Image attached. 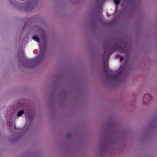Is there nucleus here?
Segmentation results:
<instances>
[{"mask_svg":"<svg viewBox=\"0 0 157 157\" xmlns=\"http://www.w3.org/2000/svg\"><path fill=\"white\" fill-rule=\"evenodd\" d=\"M119 74H117L116 75H113V76L114 78H116L119 76Z\"/></svg>","mask_w":157,"mask_h":157,"instance_id":"obj_8","label":"nucleus"},{"mask_svg":"<svg viewBox=\"0 0 157 157\" xmlns=\"http://www.w3.org/2000/svg\"><path fill=\"white\" fill-rule=\"evenodd\" d=\"M25 116H28V118L30 119H31L32 118V117L31 116L30 114L28 113H25Z\"/></svg>","mask_w":157,"mask_h":157,"instance_id":"obj_6","label":"nucleus"},{"mask_svg":"<svg viewBox=\"0 0 157 157\" xmlns=\"http://www.w3.org/2000/svg\"><path fill=\"white\" fill-rule=\"evenodd\" d=\"M124 59V58L123 57L121 56L120 57V62L123 61Z\"/></svg>","mask_w":157,"mask_h":157,"instance_id":"obj_9","label":"nucleus"},{"mask_svg":"<svg viewBox=\"0 0 157 157\" xmlns=\"http://www.w3.org/2000/svg\"><path fill=\"white\" fill-rule=\"evenodd\" d=\"M114 3L115 4L117 5L119 4L120 3V0H114Z\"/></svg>","mask_w":157,"mask_h":157,"instance_id":"obj_7","label":"nucleus"},{"mask_svg":"<svg viewBox=\"0 0 157 157\" xmlns=\"http://www.w3.org/2000/svg\"><path fill=\"white\" fill-rule=\"evenodd\" d=\"M24 111L23 110H21L17 114V116L20 117L24 113Z\"/></svg>","mask_w":157,"mask_h":157,"instance_id":"obj_4","label":"nucleus"},{"mask_svg":"<svg viewBox=\"0 0 157 157\" xmlns=\"http://www.w3.org/2000/svg\"><path fill=\"white\" fill-rule=\"evenodd\" d=\"M107 78H109V76H108V75H107Z\"/></svg>","mask_w":157,"mask_h":157,"instance_id":"obj_12","label":"nucleus"},{"mask_svg":"<svg viewBox=\"0 0 157 157\" xmlns=\"http://www.w3.org/2000/svg\"><path fill=\"white\" fill-rule=\"evenodd\" d=\"M109 69L108 67V63H107V64L105 66V72H107L108 71H109Z\"/></svg>","mask_w":157,"mask_h":157,"instance_id":"obj_5","label":"nucleus"},{"mask_svg":"<svg viewBox=\"0 0 157 157\" xmlns=\"http://www.w3.org/2000/svg\"><path fill=\"white\" fill-rule=\"evenodd\" d=\"M122 66H121L119 68V69H122Z\"/></svg>","mask_w":157,"mask_h":157,"instance_id":"obj_11","label":"nucleus"},{"mask_svg":"<svg viewBox=\"0 0 157 157\" xmlns=\"http://www.w3.org/2000/svg\"><path fill=\"white\" fill-rule=\"evenodd\" d=\"M43 43L44 45V47H42V45H40V44L39 48L40 50V53L37 56V57L35 58V59H33V60H31V61H32V62H34V61L37 59H40L42 58L44 56V53L46 51V47L45 44L44 42H43Z\"/></svg>","mask_w":157,"mask_h":157,"instance_id":"obj_1","label":"nucleus"},{"mask_svg":"<svg viewBox=\"0 0 157 157\" xmlns=\"http://www.w3.org/2000/svg\"><path fill=\"white\" fill-rule=\"evenodd\" d=\"M33 40L38 42H40V40L38 37L36 35L34 36H33Z\"/></svg>","mask_w":157,"mask_h":157,"instance_id":"obj_3","label":"nucleus"},{"mask_svg":"<svg viewBox=\"0 0 157 157\" xmlns=\"http://www.w3.org/2000/svg\"><path fill=\"white\" fill-rule=\"evenodd\" d=\"M120 50V46L118 45L116 46V47L114 48V49L112 51V52H113L115 51H119Z\"/></svg>","mask_w":157,"mask_h":157,"instance_id":"obj_2","label":"nucleus"},{"mask_svg":"<svg viewBox=\"0 0 157 157\" xmlns=\"http://www.w3.org/2000/svg\"><path fill=\"white\" fill-rule=\"evenodd\" d=\"M107 56H108V58H109V57H110V54H109V53H107Z\"/></svg>","mask_w":157,"mask_h":157,"instance_id":"obj_10","label":"nucleus"}]
</instances>
